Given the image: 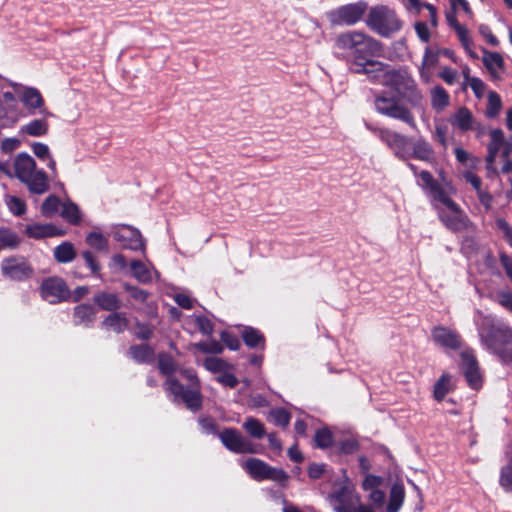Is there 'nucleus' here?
<instances>
[{"mask_svg":"<svg viewBox=\"0 0 512 512\" xmlns=\"http://www.w3.org/2000/svg\"><path fill=\"white\" fill-rule=\"evenodd\" d=\"M385 87L390 88L397 96L385 92L378 94L374 100L376 111L417 130L415 116L408 105L412 108L420 106L423 95L412 75L406 68H391Z\"/></svg>","mask_w":512,"mask_h":512,"instance_id":"1","label":"nucleus"},{"mask_svg":"<svg viewBox=\"0 0 512 512\" xmlns=\"http://www.w3.org/2000/svg\"><path fill=\"white\" fill-rule=\"evenodd\" d=\"M422 190L435 202L446 206L450 211L440 209L438 218L440 222L451 232L457 233L469 228L471 221L465 211L457 204L451 195L455 193L454 186L449 182L441 185L429 171H423L421 174Z\"/></svg>","mask_w":512,"mask_h":512,"instance_id":"2","label":"nucleus"},{"mask_svg":"<svg viewBox=\"0 0 512 512\" xmlns=\"http://www.w3.org/2000/svg\"><path fill=\"white\" fill-rule=\"evenodd\" d=\"M367 127L399 160L408 161L413 158L430 164L436 162L432 145L423 137L413 141L409 136L388 127Z\"/></svg>","mask_w":512,"mask_h":512,"instance_id":"3","label":"nucleus"},{"mask_svg":"<svg viewBox=\"0 0 512 512\" xmlns=\"http://www.w3.org/2000/svg\"><path fill=\"white\" fill-rule=\"evenodd\" d=\"M335 47L343 52L350 69L367 63L372 58L380 57L384 51L381 41L358 30L339 34L335 39Z\"/></svg>","mask_w":512,"mask_h":512,"instance_id":"4","label":"nucleus"},{"mask_svg":"<svg viewBox=\"0 0 512 512\" xmlns=\"http://www.w3.org/2000/svg\"><path fill=\"white\" fill-rule=\"evenodd\" d=\"M13 166V177L25 184L31 194L42 195L49 190L47 173L43 169H36V162L28 153H19Z\"/></svg>","mask_w":512,"mask_h":512,"instance_id":"5","label":"nucleus"},{"mask_svg":"<svg viewBox=\"0 0 512 512\" xmlns=\"http://www.w3.org/2000/svg\"><path fill=\"white\" fill-rule=\"evenodd\" d=\"M403 21L396 11L387 5H376L369 9L366 25L383 38H390L403 28Z\"/></svg>","mask_w":512,"mask_h":512,"instance_id":"6","label":"nucleus"},{"mask_svg":"<svg viewBox=\"0 0 512 512\" xmlns=\"http://www.w3.org/2000/svg\"><path fill=\"white\" fill-rule=\"evenodd\" d=\"M164 388L175 397V400H182L187 409L196 412L202 408L203 396L200 386L185 387L177 378H168Z\"/></svg>","mask_w":512,"mask_h":512,"instance_id":"7","label":"nucleus"},{"mask_svg":"<svg viewBox=\"0 0 512 512\" xmlns=\"http://www.w3.org/2000/svg\"><path fill=\"white\" fill-rule=\"evenodd\" d=\"M243 468L256 481L272 480L284 485L289 478L287 472L282 468L270 466L258 458H248L243 464Z\"/></svg>","mask_w":512,"mask_h":512,"instance_id":"8","label":"nucleus"},{"mask_svg":"<svg viewBox=\"0 0 512 512\" xmlns=\"http://www.w3.org/2000/svg\"><path fill=\"white\" fill-rule=\"evenodd\" d=\"M1 274L11 281L23 282L32 278L34 269L26 257L14 255L2 260Z\"/></svg>","mask_w":512,"mask_h":512,"instance_id":"9","label":"nucleus"},{"mask_svg":"<svg viewBox=\"0 0 512 512\" xmlns=\"http://www.w3.org/2000/svg\"><path fill=\"white\" fill-rule=\"evenodd\" d=\"M223 446L236 454H254L257 453L255 445L245 438L236 428L225 427L218 434Z\"/></svg>","mask_w":512,"mask_h":512,"instance_id":"10","label":"nucleus"},{"mask_svg":"<svg viewBox=\"0 0 512 512\" xmlns=\"http://www.w3.org/2000/svg\"><path fill=\"white\" fill-rule=\"evenodd\" d=\"M40 294L50 304H57L70 298V290L67 283L58 276L44 279L40 286Z\"/></svg>","mask_w":512,"mask_h":512,"instance_id":"11","label":"nucleus"},{"mask_svg":"<svg viewBox=\"0 0 512 512\" xmlns=\"http://www.w3.org/2000/svg\"><path fill=\"white\" fill-rule=\"evenodd\" d=\"M367 8L364 1L342 5L332 12V21L337 25H355L362 20Z\"/></svg>","mask_w":512,"mask_h":512,"instance_id":"12","label":"nucleus"},{"mask_svg":"<svg viewBox=\"0 0 512 512\" xmlns=\"http://www.w3.org/2000/svg\"><path fill=\"white\" fill-rule=\"evenodd\" d=\"M391 65L378 60H368L367 63H362L356 68H351V72L355 74L366 75L368 80L373 84L385 86Z\"/></svg>","mask_w":512,"mask_h":512,"instance_id":"13","label":"nucleus"},{"mask_svg":"<svg viewBox=\"0 0 512 512\" xmlns=\"http://www.w3.org/2000/svg\"><path fill=\"white\" fill-rule=\"evenodd\" d=\"M114 239L121 243L123 248L133 251H145V239L141 232L132 226L122 225L114 232Z\"/></svg>","mask_w":512,"mask_h":512,"instance_id":"14","label":"nucleus"},{"mask_svg":"<svg viewBox=\"0 0 512 512\" xmlns=\"http://www.w3.org/2000/svg\"><path fill=\"white\" fill-rule=\"evenodd\" d=\"M335 512H357L360 497L347 486H342L330 495Z\"/></svg>","mask_w":512,"mask_h":512,"instance_id":"15","label":"nucleus"},{"mask_svg":"<svg viewBox=\"0 0 512 512\" xmlns=\"http://www.w3.org/2000/svg\"><path fill=\"white\" fill-rule=\"evenodd\" d=\"M461 366L463 374L470 388L478 390L482 386V377L479 371L477 359L472 354H461Z\"/></svg>","mask_w":512,"mask_h":512,"instance_id":"16","label":"nucleus"},{"mask_svg":"<svg viewBox=\"0 0 512 512\" xmlns=\"http://www.w3.org/2000/svg\"><path fill=\"white\" fill-rule=\"evenodd\" d=\"M432 337L438 345L458 350L461 347V337L456 332L444 326H436L432 329Z\"/></svg>","mask_w":512,"mask_h":512,"instance_id":"17","label":"nucleus"},{"mask_svg":"<svg viewBox=\"0 0 512 512\" xmlns=\"http://www.w3.org/2000/svg\"><path fill=\"white\" fill-rule=\"evenodd\" d=\"M25 233L29 238L39 240L56 236H64L66 231L52 223H34L26 226Z\"/></svg>","mask_w":512,"mask_h":512,"instance_id":"18","label":"nucleus"},{"mask_svg":"<svg viewBox=\"0 0 512 512\" xmlns=\"http://www.w3.org/2000/svg\"><path fill=\"white\" fill-rule=\"evenodd\" d=\"M448 121L454 128L459 129L461 132H468L474 129V116L466 106L459 107L455 113L450 116Z\"/></svg>","mask_w":512,"mask_h":512,"instance_id":"19","label":"nucleus"},{"mask_svg":"<svg viewBox=\"0 0 512 512\" xmlns=\"http://www.w3.org/2000/svg\"><path fill=\"white\" fill-rule=\"evenodd\" d=\"M244 344L250 349L259 348L264 351L266 348L265 335L257 328L252 326H243L240 332Z\"/></svg>","mask_w":512,"mask_h":512,"instance_id":"20","label":"nucleus"},{"mask_svg":"<svg viewBox=\"0 0 512 512\" xmlns=\"http://www.w3.org/2000/svg\"><path fill=\"white\" fill-rule=\"evenodd\" d=\"M93 302L101 310L109 312H116L123 306L122 300L117 294L106 291L97 292L93 297Z\"/></svg>","mask_w":512,"mask_h":512,"instance_id":"21","label":"nucleus"},{"mask_svg":"<svg viewBox=\"0 0 512 512\" xmlns=\"http://www.w3.org/2000/svg\"><path fill=\"white\" fill-rule=\"evenodd\" d=\"M96 310L89 303H81L73 309V322L77 326L89 327L95 320Z\"/></svg>","mask_w":512,"mask_h":512,"instance_id":"22","label":"nucleus"},{"mask_svg":"<svg viewBox=\"0 0 512 512\" xmlns=\"http://www.w3.org/2000/svg\"><path fill=\"white\" fill-rule=\"evenodd\" d=\"M128 353L138 364L151 363L155 355L154 349L148 344L131 345Z\"/></svg>","mask_w":512,"mask_h":512,"instance_id":"23","label":"nucleus"},{"mask_svg":"<svg viewBox=\"0 0 512 512\" xmlns=\"http://www.w3.org/2000/svg\"><path fill=\"white\" fill-rule=\"evenodd\" d=\"M129 320L124 312H112L104 318L102 325L113 330L117 334L123 333L128 328Z\"/></svg>","mask_w":512,"mask_h":512,"instance_id":"24","label":"nucleus"},{"mask_svg":"<svg viewBox=\"0 0 512 512\" xmlns=\"http://www.w3.org/2000/svg\"><path fill=\"white\" fill-rule=\"evenodd\" d=\"M405 499V488L403 484L395 483L390 488L387 512H399Z\"/></svg>","mask_w":512,"mask_h":512,"instance_id":"25","label":"nucleus"},{"mask_svg":"<svg viewBox=\"0 0 512 512\" xmlns=\"http://www.w3.org/2000/svg\"><path fill=\"white\" fill-rule=\"evenodd\" d=\"M53 255L58 263L66 264L76 258V251L71 242L65 241L54 248Z\"/></svg>","mask_w":512,"mask_h":512,"instance_id":"26","label":"nucleus"},{"mask_svg":"<svg viewBox=\"0 0 512 512\" xmlns=\"http://www.w3.org/2000/svg\"><path fill=\"white\" fill-rule=\"evenodd\" d=\"M450 103L449 93L440 85L431 89V106L434 110L440 112Z\"/></svg>","mask_w":512,"mask_h":512,"instance_id":"27","label":"nucleus"},{"mask_svg":"<svg viewBox=\"0 0 512 512\" xmlns=\"http://www.w3.org/2000/svg\"><path fill=\"white\" fill-rule=\"evenodd\" d=\"M22 103L29 109H40L44 106V99L36 88H26L21 97Z\"/></svg>","mask_w":512,"mask_h":512,"instance_id":"28","label":"nucleus"},{"mask_svg":"<svg viewBox=\"0 0 512 512\" xmlns=\"http://www.w3.org/2000/svg\"><path fill=\"white\" fill-rule=\"evenodd\" d=\"M48 130L49 124L45 119H33L21 127V132L33 137L44 136L48 133Z\"/></svg>","mask_w":512,"mask_h":512,"instance_id":"29","label":"nucleus"},{"mask_svg":"<svg viewBox=\"0 0 512 512\" xmlns=\"http://www.w3.org/2000/svg\"><path fill=\"white\" fill-rule=\"evenodd\" d=\"M21 239L19 235L7 227L0 228V246L2 249H17L20 245Z\"/></svg>","mask_w":512,"mask_h":512,"instance_id":"30","label":"nucleus"},{"mask_svg":"<svg viewBox=\"0 0 512 512\" xmlns=\"http://www.w3.org/2000/svg\"><path fill=\"white\" fill-rule=\"evenodd\" d=\"M158 368L162 375L168 378H174L172 375L177 370V363L174 358L168 353H159L158 355Z\"/></svg>","mask_w":512,"mask_h":512,"instance_id":"31","label":"nucleus"},{"mask_svg":"<svg viewBox=\"0 0 512 512\" xmlns=\"http://www.w3.org/2000/svg\"><path fill=\"white\" fill-rule=\"evenodd\" d=\"M243 428L251 437L256 439H261L266 434L264 424L254 417H247Z\"/></svg>","mask_w":512,"mask_h":512,"instance_id":"32","label":"nucleus"},{"mask_svg":"<svg viewBox=\"0 0 512 512\" xmlns=\"http://www.w3.org/2000/svg\"><path fill=\"white\" fill-rule=\"evenodd\" d=\"M61 216L71 225H78L81 221L79 207L73 202L62 204Z\"/></svg>","mask_w":512,"mask_h":512,"instance_id":"33","label":"nucleus"},{"mask_svg":"<svg viewBox=\"0 0 512 512\" xmlns=\"http://www.w3.org/2000/svg\"><path fill=\"white\" fill-rule=\"evenodd\" d=\"M502 109V100L499 94L495 91H491L488 94L487 108L485 116L487 118H496Z\"/></svg>","mask_w":512,"mask_h":512,"instance_id":"34","label":"nucleus"},{"mask_svg":"<svg viewBox=\"0 0 512 512\" xmlns=\"http://www.w3.org/2000/svg\"><path fill=\"white\" fill-rule=\"evenodd\" d=\"M62 206L60 198L54 194L49 195L41 205V214L46 218L53 217Z\"/></svg>","mask_w":512,"mask_h":512,"instance_id":"35","label":"nucleus"},{"mask_svg":"<svg viewBox=\"0 0 512 512\" xmlns=\"http://www.w3.org/2000/svg\"><path fill=\"white\" fill-rule=\"evenodd\" d=\"M130 268L133 277L137 281L141 283H148L151 281V274L141 260H132L130 262Z\"/></svg>","mask_w":512,"mask_h":512,"instance_id":"36","label":"nucleus"},{"mask_svg":"<svg viewBox=\"0 0 512 512\" xmlns=\"http://www.w3.org/2000/svg\"><path fill=\"white\" fill-rule=\"evenodd\" d=\"M450 375L444 373L434 384L433 395L435 400L442 401L449 392Z\"/></svg>","mask_w":512,"mask_h":512,"instance_id":"37","label":"nucleus"},{"mask_svg":"<svg viewBox=\"0 0 512 512\" xmlns=\"http://www.w3.org/2000/svg\"><path fill=\"white\" fill-rule=\"evenodd\" d=\"M315 447L327 449L333 444V434L328 428L316 430L314 435Z\"/></svg>","mask_w":512,"mask_h":512,"instance_id":"38","label":"nucleus"},{"mask_svg":"<svg viewBox=\"0 0 512 512\" xmlns=\"http://www.w3.org/2000/svg\"><path fill=\"white\" fill-rule=\"evenodd\" d=\"M198 424L201 428L202 433L206 435L217 436L220 434L219 425L212 416H202L198 419Z\"/></svg>","mask_w":512,"mask_h":512,"instance_id":"39","label":"nucleus"},{"mask_svg":"<svg viewBox=\"0 0 512 512\" xmlns=\"http://www.w3.org/2000/svg\"><path fill=\"white\" fill-rule=\"evenodd\" d=\"M483 53L482 61L487 70H492V68H494L493 65L497 66L499 69L504 68V59L500 53L487 50H483Z\"/></svg>","mask_w":512,"mask_h":512,"instance_id":"40","label":"nucleus"},{"mask_svg":"<svg viewBox=\"0 0 512 512\" xmlns=\"http://www.w3.org/2000/svg\"><path fill=\"white\" fill-rule=\"evenodd\" d=\"M273 423L282 428L288 427L291 420V414L285 408H275L270 412Z\"/></svg>","mask_w":512,"mask_h":512,"instance_id":"41","label":"nucleus"},{"mask_svg":"<svg viewBox=\"0 0 512 512\" xmlns=\"http://www.w3.org/2000/svg\"><path fill=\"white\" fill-rule=\"evenodd\" d=\"M86 243L99 251L105 250L108 246L107 239L99 232H90L86 236Z\"/></svg>","mask_w":512,"mask_h":512,"instance_id":"42","label":"nucleus"},{"mask_svg":"<svg viewBox=\"0 0 512 512\" xmlns=\"http://www.w3.org/2000/svg\"><path fill=\"white\" fill-rule=\"evenodd\" d=\"M7 205L10 212L15 216H22L27 211L26 202L17 196H10Z\"/></svg>","mask_w":512,"mask_h":512,"instance_id":"43","label":"nucleus"},{"mask_svg":"<svg viewBox=\"0 0 512 512\" xmlns=\"http://www.w3.org/2000/svg\"><path fill=\"white\" fill-rule=\"evenodd\" d=\"M194 347L203 353H210V354H220L223 351L222 344L214 339H212L208 342L195 343Z\"/></svg>","mask_w":512,"mask_h":512,"instance_id":"44","label":"nucleus"},{"mask_svg":"<svg viewBox=\"0 0 512 512\" xmlns=\"http://www.w3.org/2000/svg\"><path fill=\"white\" fill-rule=\"evenodd\" d=\"M499 484L506 492L512 493V464L501 468Z\"/></svg>","mask_w":512,"mask_h":512,"instance_id":"45","label":"nucleus"},{"mask_svg":"<svg viewBox=\"0 0 512 512\" xmlns=\"http://www.w3.org/2000/svg\"><path fill=\"white\" fill-rule=\"evenodd\" d=\"M339 451L345 455H351L356 453L360 449V443L357 439L349 437L342 439L338 443Z\"/></svg>","mask_w":512,"mask_h":512,"instance_id":"46","label":"nucleus"},{"mask_svg":"<svg viewBox=\"0 0 512 512\" xmlns=\"http://www.w3.org/2000/svg\"><path fill=\"white\" fill-rule=\"evenodd\" d=\"M123 289L129 292L131 298L141 303L146 302L150 295L148 291L128 283L123 284Z\"/></svg>","mask_w":512,"mask_h":512,"instance_id":"47","label":"nucleus"},{"mask_svg":"<svg viewBox=\"0 0 512 512\" xmlns=\"http://www.w3.org/2000/svg\"><path fill=\"white\" fill-rule=\"evenodd\" d=\"M220 339L228 349H230L232 351L239 350L240 341H239L238 337L235 334H233L232 332H229L226 330L222 331L220 333Z\"/></svg>","mask_w":512,"mask_h":512,"instance_id":"48","label":"nucleus"},{"mask_svg":"<svg viewBox=\"0 0 512 512\" xmlns=\"http://www.w3.org/2000/svg\"><path fill=\"white\" fill-rule=\"evenodd\" d=\"M204 367L213 373H218L226 368V362L217 357H207L203 363Z\"/></svg>","mask_w":512,"mask_h":512,"instance_id":"49","label":"nucleus"},{"mask_svg":"<svg viewBox=\"0 0 512 512\" xmlns=\"http://www.w3.org/2000/svg\"><path fill=\"white\" fill-rule=\"evenodd\" d=\"M135 326L137 329L136 334H135L137 339L143 340V341H148L151 339V337L153 336V331H154L153 326H151L150 324L141 323V322H137Z\"/></svg>","mask_w":512,"mask_h":512,"instance_id":"50","label":"nucleus"},{"mask_svg":"<svg viewBox=\"0 0 512 512\" xmlns=\"http://www.w3.org/2000/svg\"><path fill=\"white\" fill-rule=\"evenodd\" d=\"M440 52L438 50H433L430 47H426L422 65L426 67H434L439 61Z\"/></svg>","mask_w":512,"mask_h":512,"instance_id":"51","label":"nucleus"},{"mask_svg":"<svg viewBox=\"0 0 512 512\" xmlns=\"http://www.w3.org/2000/svg\"><path fill=\"white\" fill-rule=\"evenodd\" d=\"M82 257L86 265L90 268L92 274L98 275L101 270V266L95 255L90 251H83Z\"/></svg>","mask_w":512,"mask_h":512,"instance_id":"52","label":"nucleus"},{"mask_svg":"<svg viewBox=\"0 0 512 512\" xmlns=\"http://www.w3.org/2000/svg\"><path fill=\"white\" fill-rule=\"evenodd\" d=\"M196 325L198 330L204 335H211L214 331V324L206 316H198L196 318Z\"/></svg>","mask_w":512,"mask_h":512,"instance_id":"53","label":"nucleus"},{"mask_svg":"<svg viewBox=\"0 0 512 512\" xmlns=\"http://www.w3.org/2000/svg\"><path fill=\"white\" fill-rule=\"evenodd\" d=\"M479 33L485 38L486 42L496 47L499 45L498 38L493 34L491 28L487 24H480L478 27Z\"/></svg>","mask_w":512,"mask_h":512,"instance_id":"54","label":"nucleus"},{"mask_svg":"<svg viewBox=\"0 0 512 512\" xmlns=\"http://www.w3.org/2000/svg\"><path fill=\"white\" fill-rule=\"evenodd\" d=\"M326 471V465L320 463H311L308 466L307 473L309 478L317 480L320 479Z\"/></svg>","mask_w":512,"mask_h":512,"instance_id":"55","label":"nucleus"},{"mask_svg":"<svg viewBox=\"0 0 512 512\" xmlns=\"http://www.w3.org/2000/svg\"><path fill=\"white\" fill-rule=\"evenodd\" d=\"M414 28L417 36L422 42L428 43L430 41L431 33L425 22H416Z\"/></svg>","mask_w":512,"mask_h":512,"instance_id":"56","label":"nucleus"},{"mask_svg":"<svg viewBox=\"0 0 512 512\" xmlns=\"http://www.w3.org/2000/svg\"><path fill=\"white\" fill-rule=\"evenodd\" d=\"M381 481V477L373 474H368L362 482V488L365 491L371 492L373 490L378 489L377 487L381 484Z\"/></svg>","mask_w":512,"mask_h":512,"instance_id":"57","label":"nucleus"},{"mask_svg":"<svg viewBox=\"0 0 512 512\" xmlns=\"http://www.w3.org/2000/svg\"><path fill=\"white\" fill-rule=\"evenodd\" d=\"M463 178L475 189L476 192H480V190H482V179L474 172L465 171L463 173Z\"/></svg>","mask_w":512,"mask_h":512,"instance_id":"58","label":"nucleus"},{"mask_svg":"<svg viewBox=\"0 0 512 512\" xmlns=\"http://www.w3.org/2000/svg\"><path fill=\"white\" fill-rule=\"evenodd\" d=\"M498 303L512 313V292L500 291L497 293Z\"/></svg>","mask_w":512,"mask_h":512,"instance_id":"59","label":"nucleus"},{"mask_svg":"<svg viewBox=\"0 0 512 512\" xmlns=\"http://www.w3.org/2000/svg\"><path fill=\"white\" fill-rule=\"evenodd\" d=\"M468 82L476 98H481L485 90L484 82L478 77H472Z\"/></svg>","mask_w":512,"mask_h":512,"instance_id":"60","label":"nucleus"},{"mask_svg":"<svg viewBox=\"0 0 512 512\" xmlns=\"http://www.w3.org/2000/svg\"><path fill=\"white\" fill-rule=\"evenodd\" d=\"M455 32L457 33L459 41L461 42L463 47L468 49L470 47V45L472 44V40L469 37V30L465 26L461 25V26H457V29H455Z\"/></svg>","mask_w":512,"mask_h":512,"instance_id":"61","label":"nucleus"},{"mask_svg":"<svg viewBox=\"0 0 512 512\" xmlns=\"http://www.w3.org/2000/svg\"><path fill=\"white\" fill-rule=\"evenodd\" d=\"M439 77L448 85H453L456 81L457 72L450 67H444L439 73Z\"/></svg>","mask_w":512,"mask_h":512,"instance_id":"62","label":"nucleus"},{"mask_svg":"<svg viewBox=\"0 0 512 512\" xmlns=\"http://www.w3.org/2000/svg\"><path fill=\"white\" fill-rule=\"evenodd\" d=\"M217 381L229 388H235L239 383L237 377L232 373H224L220 375L217 378Z\"/></svg>","mask_w":512,"mask_h":512,"instance_id":"63","label":"nucleus"},{"mask_svg":"<svg viewBox=\"0 0 512 512\" xmlns=\"http://www.w3.org/2000/svg\"><path fill=\"white\" fill-rule=\"evenodd\" d=\"M500 263L504 268L506 275L512 281V259L505 252L500 253Z\"/></svg>","mask_w":512,"mask_h":512,"instance_id":"64","label":"nucleus"}]
</instances>
